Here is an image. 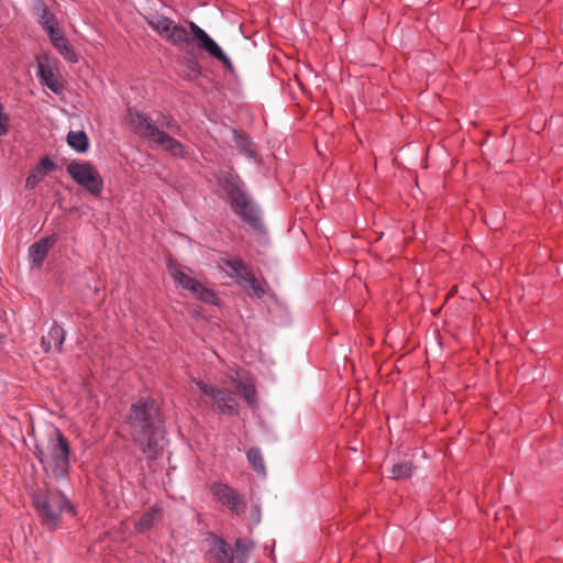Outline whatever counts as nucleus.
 Instances as JSON below:
<instances>
[{"label": "nucleus", "instance_id": "obj_19", "mask_svg": "<svg viewBox=\"0 0 563 563\" xmlns=\"http://www.w3.org/2000/svg\"><path fill=\"white\" fill-rule=\"evenodd\" d=\"M413 468L412 463L409 461L397 463L390 470L391 478L397 481L409 478L412 475Z\"/></svg>", "mask_w": 563, "mask_h": 563}, {"label": "nucleus", "instance_id": "obj_32", "mask_svg": "<svg viewBox=\"0 0 563 563\" xmlns=\"http://www.w3.org/2000/svg\"><path fill=\"white\" fill-rule=\"evenodd\" d=\"M252 516L254 517L255 523H258V521H260V508L257 506L253 507Z\"/></svg>", "mask_w": 563, "mask_h": 563}, {"label": "nucleus", "instance_id": "obj_15", "mask_svg": "<svg viewBox=\"0 0 563 563\" xmlns=\"http://www.w3.org/2000/svg\"><path fill=\"white\" fill-rule=\"evenodd\" d=\"M162 519L161 509L157 507L150 508L142 517L135 522V530L137 532H145L150 530L154 523Z\"/></svg>", "mask_w": 563, "mask_h": 563}, {"label": "nucleus", "instance_id": "obj_27", "mask_svg": "<svg viewBox=\"0 0 563 563\" xmlns=\"http://www.w3.org/2000/svg\"><path fill=\"white\" fill-rule=\"evenodd\" d=\"M36 167L43 173L44 176H46V174L55 169L56 165L49 157L44 156L41 158Z\"/></svg>", "mask_w": 563, "mask_h": 563}, {"label": "nucleus", "instance_id": "obj_17", "mask_svg": "<svg viewBox=\"0 0 563 563\" xmlns=\"http://www.w3.org/2000/svg\"><path fill=\"white\" fill-rule=\"evenodd\" d=\"M238 393L247 401L250 406L255 405V388L247 380H234Z\"/></svg>", "mask_w": 563, "mask_h": 563}, {"label": "nucleus", "instance_id": "obj_2", "mask_svg": "<svg viewBox=\"0 0 563 563\" xmlns=\"http://www.w3.org/2000/svg\"><path fill=\"white\" fill-rule=\"evenodd\" d=\"M146 22L163 38L172 44L180 46L197 42L199 48L221 62L227 69L231 70L233 68L231 60L221 47L196 23L189 22L190 35L186 27L161 14H151L146 18Z\"/></svg>", "mask_w": 563, "mask_h": 563}, {"label": "nucleus", "instance_id": "obj_9", "mask_svg": "<svg viewBox=\"0 0 563 563\" xmlns=\"http://www.w3.org/2000/svg\"><path fill=\"white\" fill-rule=\"evenodd\" d=\"M196 384L201 394L212 400L213 410L227 416H235L239 413L238 402L232 391L216 388L203 382H197Z\"/></svg>", "mask_w": 563, "mask_h": 563}, {"label": "nucleus", "instance_id": "obj_23", "mask_svg": "<svg viewBox=\"0 0 563 563\" xmlns=\"http://www.w3.org/2000/svg\"><path fill=\"white\" fill-rule=\"evenodd\" d=\"M41 10H42V13H41V18H40V23L45 31H48L49 29L57 25L54 14L51 13L45 5H42Z\"/></svg>", "mask_w": 563, "mask_h": 563}, {"label": "nucleus", "instance_id": "obj_26", "mask_svg": "<svg viewBox=\"0 0 563 563\" xmlns=\"http://www.w3.org/2000/svg\"><path fill=\"white\" fill-rule=\"evenodd\" d=\"M195 297L207 303H216L217 301V296L214 291L209 288H206L202 285L200 286Z\"/></svg>", "mask_w": 563, "mask_h": 563}, {"label": "nucleus", "instance_id": "obj_3", "mask_svg": "<svg viewBox=\"0 0 563 563\" xmlns=\"http://www.w3.org/2000/svg\"><path fill=\"white\" fill-rule=\"evenodd\" d=\"M34 454L46 472L64 478L69 470L70 448L62 432L51 427L44 439L36 441Z\"/></svg>", "mask_w": 563, "mask_h": 563}, {"label": "nucleus", "instance_id": "obj_20", "mask_svg": "<svg viewBox=\"0 0 563 563\" xmlns=\"http://www.w3.org/2000/svg\"><path fill=\"white\" fill-rule=\"evenodd\" d=\"M235 549L238 563H244L253 549V542L249 539L240 538L235 541Z\"/></svg>", "mask_w": 563, "mask_h": 563}, {"label": "nucleus", "instance_id": "obj_1", "mask_svg": "<svg viewBox=\"0 0 563 563\" xmlns=\"http://www.w3.org/2000/svg\"><path fill=\"white\" fill-rule=\"evenodd\" d=\"M126 423L135 445L147 460H155L163 452L164 421L155 400L141 398L129 411Z\"/></svg>", "mask_w": 563, "mask_h": 563}, {"label": "nucleus", "instance_id": "obj_12", "mask_svg": "<svg viewBox=\"0 0 563 563\" xmlns=\"http://www.w3.org/2000/svg\"><path fill=\"white\" fill-rule=\"evenodd\" d=\"M56 235H49L33 243L29 249V256L33 266L41 267L48 251L56 242Z\"/></svg>", "mask_w": 563, "mask_h": 563}, {"label": "nucleus", "instance_id": "obj_25", "mask_svg": "<svg viewBox=\"0 0 563 563\" xmlns=\"http://www.w3.org/2000/svg\"><path fill=\"white\" fill-rule=\"evenodd\" d=\"M43 173L35 166L25 181V187L27 189H33L38 183L44 179Z\"/></svg>", "mask_w": 563, "mask_h": 563}, {"label": "nucleus", "instance_id": "obj_29", "mask_svg": "<svg viewBox=\"0 0 563 563\" xmlns=\"http://www.w3.org/2000/svg\"><path fill=\"white\" fill-rule=\"evenodd\" d=\"M46 32L49 36L52 44H55L57 42V40L59 41V38L65 37L64 33L60 31L58 25H55L54 27L49 29Z\"/></svg>", "mask_w": 563, "mask_h": 563}, {"label": "nucleus", "instance_id": "obj_28", "mask_svg": "<svg viewBox=\"0 0 563 563\" xmlns=\"http://www.w3.org/2000/svg\"><path fill=\"white\" fill-rule=\"evenodd\" d=\"M161 125H162V128L167 129L172 133H178L179 130H180L179 126L175 123V121L173 120L172 117L164 115L163 117V121L161 122Z\"/></svg>", "mask_w": 563, "mask_h": 563}, {"label": "nucleus", "instance_id": "obj_10", "mask_svg": "<svg viewBox=\"0 0 563 563\" xmlns=\"http://www.w3.org/2000/svg\"><path fill=\"white\" fill-rule=\"evenodd\" d=\"M212 492L214 496L227 507L230 508L232 512L240 516L244 514L246 504L243 500V497L232 487L225 484H214L212 486Z\"/></svg>", "mask_w": 563, "mask_h": 563}, {"label": "nucleus", "instance_id": "obj_21", "mask_svg": "<svg viewBox=\"0 0 563 563\" xmlns=\"http://www.w3.org/2000/svg\"><path fill=\"white\" fill-rule=\"evenodd\" d=\"M247 460L256 472L265 473V464L260 449L252 448L247 452Z\"/></svg>", "mask_w": 563, "mask_h": 563}, {"label": "nucleus", "instance_id": "obj_16", "mask_svg": "<svg viewBox=\"0 0 563 563\" xmlns=\"http://www.w3.org/2000/svg\"><path fill=\"white\" fill-rule=\"evenodd\" d=\"M67 144L76 152L84 153L88 148V136L84 131H70L67 134Z\"/></svg>", "mask_w": 563, "mask_h": 563}, {"label": "nucleus", "instance_id": "obj_14", "mask_svg": "<svg viewBox=\"0 0 563 563\" xmlns=\"http://www.w3.org/2000/svg\"><path fill=\"white\" fill-rule=\"evenodd\" d=\"M64 340H65L64 329L62 327H59L58 324L54 323L51 327L48 333L46 335L42 336L41 344L45 352H49L53 347L56 351L60 352Z\"/></svg>", "mask_w": 563, "mask_h": 563}, {"label": "nucleus", "instance_id": "obj_8", "mask_svg": "<svg viewBox=\"0 0 563 563\" xmlns=\"http://www.w3.org/2000/svg\"><path fill=\"white\" fill-rule=\"evenodd\" d=\"M227 192L236 214L256 230L262 229V221L256 207L236 183H229Z\"/></svg>", "mask_w": 563, "mask_h": 563}, {"label": "nucleus", "instance_id": "obj_13", "mask_svg": "<svg viewBox=\"0 0 563 563\" xmlns=\"http://www.w3.org/2000/svg\"><path fill=\"white\" fill-rule=\"evenodd\" d=\"M207 555L212 563H232L234 559L231 545L222 539L212 540Z\"/></svg>", "mask_w": 563, "mask_h": 563}, {"label": "nucleus", "instance_id": "obj_22", "mask_svg": "<svg viewBox=\"0 0 563 563\" xmlns=\"http://www.w3.org/2000/svg\"><path fill=\"white\" fill-rule=\"evenodd\" d=\"M168 269H169V274L173 277V279L175 280V283L178 286L183 287L184 289H186L188 287V285L191 283V280L194 279L190 276H188L187 274H185L183 271L177 268L172 263L168 265Z\"/></svg>", "mask_w": 563, "mask_h": 563}, {"label": "nucleus", "instance_id": "obj_11", "mask_svg": "<svg viewBox=\"0 0 563 563\" xmlns=\"http://www.w3.org/2000/svg\"><path fill=\"white\" fill-rule=\"evenodd\" d=\"M37 74L41 81L47 86L54 93H60L64 89L63 84L55 75L53 66L49 64L47 58H41L37 60Z\"/></svg>", "mask_w": 563, "mask_h": 563}, {"label": "nucleus", "instance_id": "obj_18", "mask_svg": "<svg viewBox=\"0 0 563 563\" xmlns=\"http://www.w3.org/2000/svg\"><path fill=\"white\" fill-rule=\"evenodd\" d=\"M53 45L59 52V54L63 55V57L68 62L76 63L78 60L74 47L70 45L66 37L59 38V41L57 40V42Z\"/></svg>", "mask_w": 563, "mask_h": 563}, {"label": "nucleus", "instance_id": "obj_7", "mask_svg": "<svg viewBox=\"0 0 563 563\" xmlns=\"http://www.w3.org/2000/svg\"><path fill=\"white\" fill-rule=\"evenodd\" d=\"M220 267L247 292L257 298H262L265 295L264 288L241 258L223 260Z\"/></svg>", "mask_w": 563, "mask_h": 563}, {"label": "nucleus", "instance_id": "obj_6", "mask_svg": "<svg viewBox=\"0 0 563 563\" xmlns=\"http://www.w3.org/2000/svg\"><path fill=\"white\" fill-rule=\"evenodd\" d=\"M67 173L74 181L82 186L91 195L96 197L101 195L103 180L91 163L85 161H71L67 165Z\"/></svg>", "mask_w": 563, "mask_h": 563}, {"label": "nucleus", "instance_id": "obj_31", "mask_svg": "<svg viewBox=\"0 0 563 563\" xmlns=\"http://www.w3.org/2000/svg\"><path fill=\"white\" fill-rule=\"evenodd\" d=\"M187 68L189 71H191L192 74H198L199 73V65L196 60L194 59H189L188 63H187Z\"/></svg>", "mask_w": 563, "mask_h": 563}, {"label": "nucleus", "instance_id": "obj_5", "mask_svg": "<svg viewBox=\"0 0 563 563\" xmlns=\"http://www.w3.org/2000/svg\"><path fill=\"white\" fill-rule=\"evenodd\" d=\"M33 504L42 522L49 529H55L60 525L64 512L73 511L69 500L59 490L49 489L45 494L34 495Z\"/></svg>", "mask_w": 563, "mask_h": 563}, {"label": "nucleus", "instance_id": "obj_30", "mask_svg": "<svg viewBox=\"0 0 563 563\" xmlns=\"http://www.w3.org/2000/svg\"><path fill=\"white\" fill-rule=\"evenodd\" d=\"M200 286H201V284L199 282H197L196 279H192L186 289L189 290L194 296H196Z\"/></svg>", "mask_w": 563, "mask_h": 563}, {"label": "nucleus", "instance_id": "obj_24", "mask_svg": "<svg viewBox=\"0 0 563 563\" xmlns=\"http://www.w3.org/2000/svg\"><path fill=\"white\" fill-rule=\"evenodd\" d=\"M234 134L236 146L242 152L246 153L247 156L252 157L254 155V152L251 148V141L249 140V137L238 134L236 131H234Z\"/></svg>", "mask_w": 563, "mask_h": 563}, {"label": "nucleus", "instance_id": "obj_4", "mask_svg": "<svg viewBox=\"0 0 563 563\" xmlns=\"http://www.w3.org/2000/svg\"><path fill=\"white\" fill-rule=\"evenodd\" d=\"M129 120L135 132L142 137L157 146H161L164 151L169 152L174 156L184 155L183 144L158 129L147 115L137 111L129 110Z\"/></svg>", "mask_w": 563, "mask_h": 563}]
</instances>
